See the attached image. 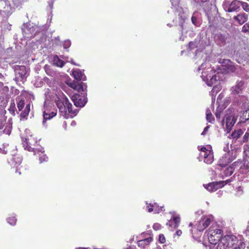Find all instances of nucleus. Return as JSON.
<instances>
[{
	"mask_svg": "<svg viewBox=\"0 0 249 249\" xmlns=\"http://www.w3.org/2000/svg\"><path fill=\"white\" fill-rule=\"evenodd\" d=\"M249 137V134L248 133H246L243 137V141L244 142H246L248 141Z\"/></svg>",
	"mask_w": 249,
	"mask_h": 249,
	"instance_id": "obj_43",
	"label": "nucleus"
},
{
	"mask_svg": "<svg viewBox=\"0 0 249 249\" xmlns=\"http://www.w3.org/2000/svg\"><path fill=\"white\" fill-rule=\"evenodd\" d=\"M246 86L243 81H238L236 84L231 89V92L234 94H239L242 93V91L245 89Z\"/></svg>",
	"mask_w": 249,
	"mask_h": 249,
	"instance_id": "obj_12",
	"label": "nucleus"
},
{
	"mask_svg": "<svg viewBox=\"0 0 249 249\" xmlns=\"http://www.w3.org/2000/svg\"><path fill=\"white\" fill-rule=\"evenodd\" d=\"M28 114L29 113H28V112L23 111L21 113L20 116L22 118H25L28 116Z\"/></svg>",
	"mask_w": 249,
	"mask_h": 249,
	"instance_id": "obj_42",
	"label": "nucleus"
},
{
	"mask_svg": "<svg viewBox=\"0 0 249 249\" xmlns=\"http://www.w3.org/2000/svg\"><path fill=\"white\" fill-rule=\"evenodd\" d=\"M246 155L249 157V145H246L245 146Z\"/></svg>",
	"mask_w": 249,
	"mask_h": 249,
	"instance_id": "obj_41",
	"label": "nucleus"
},
{
	"mask_svg": "<svg viewBox=\"0 0 249 249\" xmlns=\"http://www.w3.org/2000/svg\"><path fill=\"white\" fill-rule=\"evenodd\" d=\"M221 89V87L217 85L213 86V87L211 91V93L212 96H214V94H216Z\"/></svg>",
	"mask_w": 249,
	"mask_h": 249,
	"instance_id": "obj_28",
	"label": "nucleus"
},
{
	"mask_svg": "<svg viewBox=\"0 0 249 249\" xmlns=\"http://www.w3.org/2000/svg\"><path fill=\"white\" fill-rule=\"evenodd\" d=\"M3 77V75L0 73V78H1Z\"/></svg>",
	"mask_w": 249,
	"mask_h": 249,
	"instance_id": "obj_58",
	"label": "nucleus"
},
{
	"mask_svg": "<svg viewBox=\"0 0 249 249\" xmlns=\"http://www.w3.org/2000/svg\"><path fill=\"white\" fill-rule=\"evenodd\" d=\"M242 31L244 33H249V23H246L243 26Z\"/></svg>",
	"mask_w": 249,
	"mask_h": 249,
	"instance_id": "obj_32",
	"label": "nucleus"
},
{
	"mask_svg": "<svg viewBox=\"0 0 249 249\" xmlns=\"http://www.w3.org/2000/svg\"><path fill=\"white\" fill-rule=\"evenodd\" d=\"M181 234H182V231L181 230H178L176 232V234L178 236L181 235Z\"/></svg>",
	"mask_w": 249,
	"mask_h": 249,
	"instance_id": "obj_48",
	"label": "nucleus"
},
{
	"mask_svg": "<svg viewBox=\"0 0 249 249\" xmlns=\"http://www.w3.org/2000/svg\"><path fill=\"white\" fill-rule=\"evenodd\" d=\"M16 173H18V175H20V174H21V173H20V172H18V169H17V170H16Z\"/></svg>",
	"mask_w": 249,
	"mask_h": 249,
	"instance_id": "obj_53",
	"label": "nucleus"
},
{
	"mask_svg": "<svg viewBox=\"0 0 249 249\" xmlns=\"http://www.w3.org/2000/svg\"><path fill=\"white\" fill-rule=\"evenodd\" d=\"M2 128H3V126L1 124H0V129H2Z\"/></svg>",
	"mask_w": 249,
	"mask_h": 249,
	"instance_id": "obj_56",
	"label": "nucleus"
},
{
	"mask_svg": "<svg viewBox=\"0 0 249 249\" xmlns=\"http://www.w3.org/2000/svg\"><path fill=\"white\" fill-rule=\"evenodd\" d=\"M159 241L161 243H164L165 242V238L163 234H160L159 235Z\"/></svg>",
	"mask_w": 249,
	"mask_h": 249,
	"instance_id": "obj_40",
	"label": "nucleus"
},
{
	"mask_svg": "<svg viewBox=\"0 0 249 249\" xmlns=\"http://www.w3.org/2000/svg\"><path fill=\"white\" fill-rule=\"evenodd\" d=\"M192 225V224L191 223L189 225L190 226H191Z\"/></svg>",
	"mask_w": 249,
	"mask_h": 249,
	"instance_id": "obj_60",
	"label": "nucleus"
},
{
	"mask_svg": "<svg viewBox=\"0 0 249 249\" xmlns=\"http://www.w3.org/2000/svg\"><path fill=\"white\" fill-rule=\"evenodd\" d=\"M222 73L211 70L210 71H203L201 77L209 86L217 85L219 81L222 80Z\"/></svg>",
	"mask_w": 249,
	"mask_h": 249,
	"instance_id": "obj_2",
	"label": "nucleus"
},
{
	"mask_svg": "<svg viewBox=\"0 0 249 249\" xmlns=\"http://www.w3.org/2000/svg\"><path fill=\"white\" fill-rule=\"evenodd\" d=\"M24 106V103L23 100H20L18 103L17 107L19 111H21Z\"/></svg>",
	"mask_w": 249,
	"mask_h": 249,
	"instance_id": "obj_34",
	"label": "nucleus"
},
{
	"mask_svg": "<svg viewBox=\"0 0 249 249\" xmlns=\"http://www.w3.org/2000/svg\"><path fill=\"white\" fill-rule=\"evenodd\" d=\"M147 208H148V211L149 213H151L153 211H154L155 213H159L160 212L162 211V208H159V206L157 203H154L153 204H148L146 203Z\"/></svg>",
	"mask_w": 249,
	"mask_h": 249,
	"instance_id": "obj_15",
	"label": "nucleus"
},
{
	"mask_svg": "<svg viewBox=\"0 0 249 249\" xmlns=\"http://www.w3.org/2000/svg\"><path fill=\"white\" fill-rule=\"evenodd\" d=\"M56 99L55 103L57 107L58 108L60 115L65 118L69 117V113H72V105L71 104L64 95L61 92H58L56 94Z\"/></svg>",
	"mask_w": 249,
	"mask_h": 249,
	"instance_id": "obj_1",
	"label": "nucleus"
},
{
	"mask_svg": "<svg viewBox=\"0 0 249 249\" xmlns=\"http://www.w3.org/2000/svg\"><path fill=\"white\" fill-rule=\"evenodd\" d=\"M5 133H7V134H9V132H5Z\"/></svg>",
	"mask_w": 249,
	"mask_h": 249,
	"instance_id": "obj_61",
	"label": "nucleus"
},
{
	"mask_svg": "<svg viewBox=\"0 0 249 249\" xmlns=\"http://www.w3.org/2000/svg\"><path fill=\"white\" fill-rule=\"evenodd\" d=\"M240 6H242L243 9L246 12L249 11V4L247 2L240 1Z\"/></svg>",
	"mask_w": 249,
	"mask_h": 249,
	"instance_id": "obj_31",
	"label": "nucleus"
},
{
	"mask_svg": "<svg viewBox=\"0 0 249 249\" xmlns=\"http://www.w3.org/2000/svg\"><path fill=\"white\" fill-rule=\"evenodd\" d=\"M245 232L247 235H249V222L248 223V225Z\"/></svg>",
	"mask_w": 249,
	"mask_h": 249,
	"instance_id": "obj_46",
	"label": "nucleus"
},
{
	"mask_svg": "<svg viewBox=\"0 0 249 249\" xmlns=\"http://www.w3.org/2000/svg\"><path fill=\"white\" fill-rule=\"evenodd\" d=\"M153 228L155 230L158 231L161 228V225L159 223H155L153 225Z\"/></svg>",
	"mask_w": 249,
	"mask_h": 249,
	"instance_id": "obj_39",
	"label": "nucleus"
},
{
	"mask_svg": "<svg viewBox=\"0 0 249 249\" xmlns=\"http://www.w3.org/2000/svg\"><path fill=\"white\" fill-rule=\"evenodd\" d=\"M78 83H73L72 84H71V87L73 89H75L76 88V86L78 85Z\"/></svg>",
	"mask_w": 249,
	"mask_h": 249,
	"instance_id": "obj_45",
	"label": "nucleus"
},
{
	"mask_svg": "<svg viewBox=\"0 0 249 249\" xmlns=\"http://www.w3.org/2000/svg\"><path fill=\"white\" fill-rule=\"evenodd\" d=\"M37 154L39 155V160H40V162H42L44 161H46L48 158L46 156V155H45L43 152H38L37 153Z\"/></svg>",
	"mask_w": 249,
	"mask_h": 249,
	"instance_id": "obj_30",
	"label": "nucleus"
},
{
	"mask_svg": "<svg viewBox=\"0 0 249 249\" xmlns=\"http://www.w3.org/2000/svg\"><path fill=\"white\" fill-rule=\"evenodd\" d=\"M154 249H162V248L160 247H157L155 248Z\"/></svg>",
	"mask_w": 249,
	"mask_h": 249,
	"instance_id": "obj_50",
	"label": "nucleus"
},
{
	"mask_svg": "<svg viewBox=\"0 0 249 249\" xmlns=\"http://www.w3.org/2000/svg\"><path fill=\"white\" fill-rule=\"evenodd\" d=\"M235 163H232L231 165L226 168L224 171V176L226 177H228L231 175L233 173Z\"/></svg>",
	"mask_w": 249,
	"mask_h": 249,
	"instance_id": "obj_22",
	"label": "nucleus"
},
{
	"mask_svg": "<svg viewBox=\"0 0 249 249\" xmlns=\"http://www.w3.org/2000/svg\"><path fill=\"white\" fill-rule=\"evenodd\" d=\"M192 21L194 25H196V18L193 16L192 17Z\"/></svg>",
	"mask_w": 249,
	"mask_h": 249,
	"instance_id": "obj_47",
	"label": "nucleus"
},
{
	"mask_svg": "<svg viewBox=\"0 0 249 249\" xmlns=\"http://www.w3.org/2000/svg\"><path fill=\"white\" fill-rule=\"evenodd\" d=\"M152 241V238L149 237L143 240H140L138 242L139 246H143L145 244H148Z\"/></svg>",
	"mask_w": 249,
	"mask_h": 249,
	"instance_id": "obj_26",
	"label": "nucleus"
},
{
	"mask_svg": "<svg viewBox=\"0 0 249 249\" xmlns=\"http://www.w3.org/2000/svg\"><path fill=\"white\" fill-rule=\"evenodd\" d=\"M22 158L20 155H14L11 159L10 162L12 166H17L21 163Z\"/></svg>",
	"mask_w": 249,
	"mask_h": 249,
	"instance_id": "obj_17",
	"label": "nucleus"
},
{
	"mask_svg": "<svg viewBox=\"0 0 249 249\" xmlns=\"http://www.w3.org/2000/svg\"><path fill=\"white\" fill-rule=\"evenodd\" d=\"M15 71L16 73L15 80L16 81H22L25 78L26 70L25 66H17L15 67Z\"/></svg>",
	"mask_w": 249,
	"mask_h": 249,
	"instance_id": "obj_9",
	"label": "nucleus"
},
{
	"mask_svg": "<svg viewBox=\"0 0 249 249\" xmlns=\"http://www.w3.org/2000/svg\"><path fill=\"white\" fill-rule=\"evenodd\" d=\"M213 218L210 216H204L201 217L197 225V229L199 231L204 230L211 223Z\"/></svg>",
	"mask_w": 249,
	"mask_h": 249,
	"instance_id": "obj_8",
	"label": "nucleus"
},
{
	"mask_svg": "<svg viewBox=\"0 0 249 249\" xmlns=\"http://www.w3.org/2000/svg\"><path fill=\"white\" fill-rule=\"evenodd\" d=\"M72 75L74 79L78 81L86 80V76L79 70L73 71L72 72Z\"/></svg>",
	"mask_w": 249,
	"mask_h": 249,
	"instance_id": "obj_18",
	"label": "nucleus"
},
{
	"mask_svg": "<svg viewBox=\"0 0 249 249\" xmlns=\"http://www.w3.org/2000/svg\"><path fill=\"white\" fill-rule=\"evenodd\" d=\"M26 141H27V142H26L27 144H28V143H29L30 144H31V143L28 141V139H26Z\"/></svg>",
	"mask_w": 249,
	"mask_h": 249,
	"instance_id": "obj_57",
	"label": "nucleus"
},
{
	"mask_svg": "<svg viewBox=\"0 0 249 249\" xmlns=\"http://www.w3.org/2000/svg\"><path fill=\"white\" fill-rule=\"evenodd\" d=\"M180 218L178 216L174 215L173 218L167 223L169 227H173V229L177 228L179 226Z\"/></svg>",
	"mask_w": 249,
	"mask_h": 249,
	"instance_id": "obj_14",
	"label": "nucleus"
},
{
	"mask_svg": "<svg viewBox=\"0 0 249 249\" xmlns=\"http://www.w3.org/2000/svg\"><path fill=\"white\" fill-rule=\"evenodd\" d=\"M7 220L8 223L11 225H14L16 224V219L14 217L9 218Z\"/></svg>",
	"mask_w": 249,
	"mask_h": 249,
	"instance_id": "obj_33",
	"label": "nucleus"
},
{
	"mask_svg": "<svg viewBox=\"0 0 249 249\" xmlns=\"http://www.w3.org/2000/svg\"><path fill=\"white\" fill-rule=\"evenodd\" d=\"M219 98V96H218V98H217V100H218Z\"/></svg>",
	"mask_w": 249,
	"mask_h": 249,
	"instance_id": "obj_62",
	"label": "nucleus"
},
{
	"mask_svg": "<svg viewBox=\"0 0 249 249\" xmlns=\"http://www.w3.org/2000/svg\"><path fill=\"white\" fill-rule=\"evenodd\" d=\"M215 40L217 43L220 45H224L227 40V36L226 35L221 34H217L215 36Z\"/></svg>",
	"mask_w": 249,
	"mask_h": 249,
	"instance_id": "obj_19",
	"label": "nucleus"
},
{
	"mask_svg": "<svg viewBox=\"0 0 249 249\" xmlns=\"http://www.w3.org/2000/svg\"><path fill=\"white\" fill-rule=\"evenodd\" d=\"M238 114L237 111L233 108H229L226 111V114L223 120L224 124L228 131H231L236 122Z\"/></svg>",
	"mask_w": 249,
	"mask_h": 249,
	"instance_id": "obj_4",
	"label": "nucleus"
},
{
	"mask_svg": "<svg viewBox=\"0 0 249 249\" xmlns=\"http://www.w3.org/2000/svg\"><path fill=\"white\" fill-rule=\"evenodd\" d=\"M76 124V122H74V121H73L72 123H71V125H75Z\"/></svg>",
	"mask_w": 249,
	"mask_h": 249,
	"instance_id": "obj_52",
	"label": "nucleus"
},
{
	"mask_svg": "<svg viewBox=\"0 0 249 249\" xmlns=\"http://www.w3.org/2000/svg\"><path fill=\"white\" fill-rule=\"evenodd\" d=\"M4 89H5L7 91L8 90V88L7 87H5Z\"/></svg>",
	"mask_w": 249,
	"mask_h": 249,
	"instance_id": "obj_55",
	"label": "nucleus"
},
{
	"mask_svg": "<svg viewBox=\"0 0 249 249\" xmlns=\"http://www.w3.org/2000/svg\"><path fill=\"white\" fill-rule=\"evenodd\" d=\"M174 0H171L172 4H173Z\"/></svg>",
	"mask_w": 249,
	"mask_h": 249,
	"instance_id": "obj_59",
	"label": "nucleus"
},
{
	"mask_svg": "<svg viewBox=\"0 0 249 249\" xmlns=\"http://www.w3.org/2000/svg\"><path fill=\"white\" fill-rule=\"evenodd\" d=\"M215 116L218 118H220V113L217 112H215Z\"/></svg>",
	"mask_w": 249,
	"mask_h": 249,
	"instance_id": "obj_49",
	"label": "nucleus"
},
{
	"mask_svg": "<svg viewBox=\"0 0 249 249\" xmlns=\"http://www.w3.org/2000/svg\"><path fill=\"white\" fill-rule=\"evenodd\" d=\"M50 102L49 101L44 102V110L43 111V121L42 124L45 125V122L47 120H50L53 117L55 116L56 114L55 112H52L51 113L49 112L48 107L49 106Z\"/></svg>",
	"mask_w": 249,
	"mask_h": 249,
	"instance_id": "obj_10",
	"label": "nucleus"
},
{
	"mask_svg": "<svg viewBox=\"0 0 249 249\" xmlns=\"http://www.w3.org/2000/svg\"><path fill=\"white\" fill-rule=\"evenodd\" d=\"M219 98V96H218V98H217V100H218Z\"/></svg>",
	"mask_w": 249,
	"mask_h": 249,
	"instance_id": "obj_63",
	"label": "nucleus"
},
{
	"mask_svg": "<svg viewBox=\"0 0 249 249\" xmlns=\"http://www.w3.org/2000/svg\"><path fill=\"white\" fill-rule=\"evenodd\" d=\"M3 86V83L0 82V88L2 87Z\"/></svg>",
	"mask_w": 249,
	"mask_h": 249,
	"instance_id": "obj_51",
	"label": "nucleus"
},
{
	"mask_svg": "<svg viewBox=\"0 0 249 249\" xmlns=\"http://www.w3.org/2000/svg\"><path fill=\"white\" fill-rule=\"evenodd\" d=\"M248 16L245 13H242L234 17V19L236 20L240 24L245 23L248 19Z\"/></svg>",
	"mask_w": 249,
	"mask_h": 249,
	"instance_id": "obj_16",
	"label": "nucleus"
},
{
	"mask_svg": "<svg viewBox=\"0 0 249 249\" xmlns=\"http://www.w3.org/2000/svg\"><path fill=\"white\" fill-rule=\"evenodd\" d=\"M211 148L208 146L201 147L200 149V156L199 158V161L203 160L204 162L207 164H210L213 163V153L211 150Z\"/></svg>",
	"mask_w": 249,
	"mask_h": 249,
	"instance_id": "obj_5",
	"label": "nucleus"
},
{
	"mask_svg": "<svg viewBox=\"0 0 249 249\" xmlns=\"http://www.w3.org/2000/svg\"><path fill=\"white\" fill-rule=\"evenodd\" d=\"M71 42L70 40H65L63 44V47L65 49H67L70 47Z\"/></svg>",
	"mask_w": 249,
	"mask_h": 249,
	"instance_id": "obj_36",
	"label": "nucleus"
},
{
	"mask_svg": "<svg viewBox=\"0 0 249 249\" xmlns=\"http://www.w3.org/2000/svg\"><path fill=\"white\" fill-rule=\"evenodd\" d=\"M228 182L229 180H227L226 181L210 183L208 184L205 188L210 192H214L218 188L223 187Z\"/></svg>",
	"mask_w": 249,
	"mask_h": 249,
	"instance_id": "obj_11",
	"label": "nucleus"
},
{
	"mask_svg": "<svg viewBox=\"0 0 249 249\" xmlns=\"http://www.w3.org/2000/svg\"><path fill=\"white\" fill-rule=\"evenodd\" d=\"M53 63L56 66L62 67L65 65V62L63 60H62L57 55L54 56L53 57Z\"/></svg>",
	"mask_w": 249,
	"mask_h": 249,
	"instance_id": "obj_23",
	"label": "nucleus"
},
{
	"mask_svg": "<svg viewBox=\"0 0 249 249\" xmlns=\"http://www.w3.org/2000/svg\"><path fill=\"white\" fill-rule=\"evenodd\" d=\"M233 159L231 158L230 155L229 153H226L224 155L222 158L220 159L218 162L219 165L221 167L226 166L228 163L232 161Z\"/></svg>",
	"mask_w": 249,
	"mask_h": 249,
	"instance_id": "obj_13",
	"label": "nucleus"
},
{
	"mask_svg": "<svg viewBox=\"0 0 249 249\" xmlns=\"http://www.w3.org/2000/svg\"><path fill=\"white\" fill-rule=\"evenodd\" d=\"M240 6V1L237 0H233L230 4L228 11L231 12L236 11L239 8Z\"/></svg>",
	"mask_w": 249,
	"mask_h": 249,
	"instance_id": "obj_20",
	"label": "nucleus"
},
{
	"mask_svg": "<svg viewBox=\"0 0 249 249\" xmlns=\"http://www.w3.org/2000/svg\"><path fill=\"white\" fill-rule=\"evenodd\" d=\"M31 106H32L31 104L30 103H28V104L26 105L24 111H26V112H28V113H29L31 110Z\"/></svg>",
	"mask_w": 249,
	"mask_h": 249,
	"instance_id": "obj_38",
	"label": "nucleus"
},
{
	"mask_svg": "<svg viewBox=\"0 0 249 249\" xmlns=\"http://www.w3.org/2000/svg\"><path fill=\"white\" fill-rule=\"evenodd\" d=\"M222 231L220 229H213L211 228L208 233V238L210 243L212 245L217 243V241L221 238Z\"/></svg>",
	"mask_w": 249,
	"mask_h": 249,
	"instance_id": "obj_6",
	"label": "nucleus"
},
{
	"mask_svg": "<svg viewBox=\"0 0 249 249\" xmlns=\"http://www.w3.org/2000/svg\"><path fill=\"white\" fill-rule=\"evenodd\" d=\"M206 120L210 123H213L214 121V118L213 116L211 109L207 108L206 111Z\"/></svg>",
	"mask_w": 249,
	"mask_h": 249,
	"instance_id": "obj_24",
	"label": "nucleus"
},
{
	"mask_svg": "<svg viewBox=\"0 0 249 249\" xmlns=\"http://www.w3.org/2000/svg\"><path fill=\"white\" fill-rule=\"evenodd\" d=\"M60 57L65 60H66L67 62H71V64L74 65H76V64L73 61V60L72 58H71L70 60H68L69 57L68 56H65L63 55L60 56Z\"/></svg>",
	"mask_w": 249,
	"mask_h": 249,
	"instance_id": "obj_35",
	"label": "nucleus"
},
{
	"mask_svg": "<svg viewBox=\"0 0 249 249\" xmlns=\"http://www.w3.org/2000/svg\"><path fill=\"white\" fill-rule=\"evenodd\" d=\"M197 46V44H196V42H191L189 44V47L190 49H193Z\"/></svg>",
	"mask_w": 249,
	"mask_h": 249,
	"instance_id": "obj_37",
	"label": "nucleus"
},
{
	"mask_svg": "<svg viewBox=\"0 0 249 249\" xmlns=\"http://www.w3.org/2000/svg\"><path fill=\"white\" fill-rule=\"evenodd\" d=\"M35 30V27H32L31 28H30L29 31H30V32L31 36H28L27 37H32L33 36H35L36 34V33H34ZM27 31H28V28L24 29V30H23V32L26 35L28 34V33Z\"/></svg>",
	"mask_w": 249,
	"mask_h": 249,
	"instance_id": "obj_27",
	"label": "nucleus"
},
{
	"mask_svg": "<svg viewBox=\"0 0 249 249\" xmlns=\"http://www.w3.org/2000/svg\"><path fill=\"white\" fill-rule=\"evenodd\" d=\"M236 242V237L233 235H226L218 240L217 243L212 245L210 249H227L233 246Z\"/></svg>",
	"mask_w": 249,
	"mask_h": 249,
	"instance_id": "obj_3",
	"label": "nucleus"
},
{
	"mask_svg": "<svg viewBox=\"0 0 249 249\" xmlns=\"http://www.w3.org/2000/svg\"><path fill=\"white\" fill-rule=\"evenodd\" d=\"M224 63L226 64L225 68L228 72H233L235 71L236 67L233 63L229 60H225Z\"/></svg>",
	"mask_w": 249,
	"mask_h": 249,
	"instance_id": "obj_21",
	"label": "nucleus"
},
{
	"mask_svg": "<svg viewBox=\"0 0 249 249\" xmlns=\"http://www.w3.org/2000/svg\"><path fill=\"white\" fill-rule=\"evenodd\" d=\"M243 131L241 129H238L233 132L231 135V137L234 139H237L242 134Z\"/></svg>",
	"mask_w": 249,
	"mask_h": 249,
	"instance_id": "obj_25",
	"label": "nucleus"
},
{
	"mask_svg": "<svg viewBox=\"0 0 249 249\" xmlns=\"http://www.w3.org/2000/svg\"><path fill=\"white\" fill-rule=\"evenodd\" d=\"M209 128V126L205 127L203 131L202 132L201 135H204L206 134V132L208 130Z\"/></svg>",
	"mask_w": 249,
	"mask_h": 249,
	"instance_id": "obj_44",
	"label": "nucleus"
},
{
	"mask_svg": "<svg viewBox=\"0 0 249 249\" xmlns=\"http://www.w3.org/2000/svg\"><path fill=\"white\" fill-rule=\"evenodd\" d=\"M27 148V150L29 151H31V149H32V148L30 146L29 148Z\"/></svg>",
	"mask_w": 249,
	"mask_h": 249,
	"instance_id": "obj_54",
	"label": "nucleus"
},
{
	"mask_svg": "<svg viewBox=\"0 0 249 249\" xmlns=\"http://www.w3.org/2000/svg\"><path fill=\"white\" fill-rule=\"evenodd\" d=\"M219 98V96H218V98H217V100H218Z\"/></svg>",
	"mask_w": 249,
	"mask_h": 249,
	"instance_id": "obj_64",
	"label": "nucleus"
},
{
	"mask_svg": "<svg viewBox=\"0 0 249 249\" xmlns=\"http://www.w3.org/2000/svg\"><path fill=\"white\" fill-rule=\"evenodd\" d=\"M71 99L75 106L78 107H84L87 102V98L84 93H75L71 96Z\"/></svg>",
	"mask_w": 249,
	"mask_h": 249,
	"instance_id": "obj_7",
	"label": "nucleus"
},
{
	"mask_svg": "<svg viewBox=\"0 0 249 249\" xmlns=\"http://www.w3.org/2000/svg\"><path fill=\"white\" fill-rule=\"evenodd\" d=\"M84 86L86 88V85H85L84 83H78V85L76 86V88L75 89V90L78 91V92L84 91Z\"/></svg>",
	"mask_w": 249,
	"mask_h": 249,
	"instance_id": "obj_29",
	"label": "nucleus"
}]
</instances>
